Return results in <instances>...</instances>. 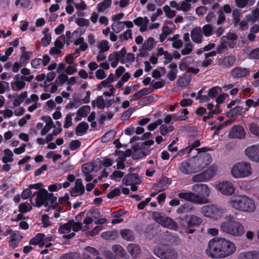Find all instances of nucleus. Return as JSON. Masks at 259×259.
I'll list each match as a JSON object with an SVG mask.
<instances>
[{"label": "nucleus", "instance_id": "f257e3e1", "mask_svg": "<svg viewBox=\"0 0 259 259\" xmlns=\"http://www.w3.org/2000/svg\"><path fill=\"white\" fill-rule=\"evenodd\" d=\"M198 153L204 152L198 157H194L182 161L179 163L178 170L180 173L189 175L201 171L211 162L210 154L205 153L207 148L196 149Z\"/></svg>", "mask_w": 259, "mask_h": 259}, {"label": "nucleus", "instance_id": "f03ea898", "mask_svg": "<svg viewBox=\"0 0 259 259\" xmlns=\"http://www.w3.org/2000/svg\"><path fill=\"white\" fill-rule=\"evenodd\" d=\"M235 244L225 238H214L208 243L206 254L212 258H225L233 254L236 251Z\"/></svg>", "mask_w": 259, "mask_h": 259}, {"label": "nucleus", "instance_id": "7ed1b4c3", "mask_svg": "<svg viewBox=\"0 0 259 259\" xmlns=\"http://www.w3.org/2000/svg\"><path fill=\"white\" fill-rule=\"evenodd\" d=\"M228 202L232 208L242 211L253 212L255 209L253 200L245 195L233 196Z\"/></svg>", "mask_w": 259, "mask_h": 259}, {"label": "nucleus", "instance_id": "20e7f679", "mask_svg": "<svg viewBox=\"0 0 259 259\" xmlns=\"http://www.w3.org/2000/svg\"><path fill=\"white\" fill-rule=\"evenodd\" d=\"M225 220L226 221L221 224V229L222 231L235 236H241L244 233L243 226L239 222L235 221L233 215H227Z\"/></svg>", "mask_w": 259, "mask_h": 259}, {"label": "nucleus", "instance_id": "39448f33", "mask_svg": "<svg viewBox=\"0 0 259 259\" xmlns=\"http://www.w3.org/2000/svg\"><path fill=\"white\" fill-rule=\"evenodd\" d=\"M35 193H37L36 205L37 207L42 205L47 206L49 203L53 204V209L56 208L58 206V204L56 202L57 197L54 196L53 193H48L45 189H41Z\"/></svg>", "mask_w": 259, "mask_h": 259}, {"label": "nucleus", "instance_id": "423d86ee", "mask_svg": "<svg viewBox=\"0 0 259 259\" xmlns=\"http://www.w3.org/2000/svg\"><path fill=\"white\" fill-rule=\"evenodd\" d=\"M231 172L236 178L247 177L251 174L250 164L245 162H238L232 167Z\"/></svg>", "mask_w": 259, "mask_h": 259}, {"label": "nucleus", "instance_id": "0eeeda50", "mask_svg": "<svg viewBox=\"0 0 259 259\" xmlns=\"http://www.w3.org/2000/svg\"><path fill=\"white\" fill-rule=\"evenodd\" d=\"M154 253L161 259H177V252L166 245L156 246L154 249Z\"/></svg>", "mask_w": 259, "mask_h": 259}, {"label": "nucleus", "instance_id": "6e6552de", "mask_svg": "<svg viewBox=\"0 0 259 259\" xmlns=\"http://www.w3.org/2000/svg\"><path fill=\"white\" fill-rule=\"evenodd\" d=\"M152 217L157 223L164 227L175 230L178 229V224L174 220L164 215H162L160 212H153Z\"/></svg>", "mask_w": 259, "mask_h": 259}, {"label": "nucleus", "instance_id": "1a4fd4ad", "mask_svg": "<svg viewBox=\"0 0 259 259\" xmlns=\"http://www.w3.org/2000/svg\"><path fill=\"white\" fill-rule=\"evenodd\" d=\"M200 211L205 217L214 219L220 218L223 213V209L214 205L203 206Z\"/></svg>", "mask_w": 259, "mask_h": 259}, {"label": "nucleus", "instance_id": "9d476101", "mask_svg": "<svg viewBox=\"0 0 259 259\" xmlns=\"http://www.w3.org/2000/svg\"><path fill=\"white\" fill-rule=\"evenodd\" d=\"M192 190L197 193L196 195L199 196L203 199V202L202 204L207 202V198L208 197L210 194V190L206 184H196L192 186Z\"/></svg>", "mask_w": 259, "mask_h": 259}, {"label": "nucleus", "instance_id": "9b49d317", "mask_svg": "<svg viewBox=\"0 0 259 259\" xmlns=\"http://www.w3.org/2000/svg\"><path fill=\"white\" fill-rule=\"evenodd\" d=\"M154 141L152 140H148L143 143L140 146L137 145L133 147L134 153L132 155V157L134 159H138L146 156L148 153V150L144 149V146L148 147L153 145Z\"/></svg>", "mask_w": 259, "mask_h": 259}, {"label": "nucleus", "instance_id": "f8f14e48", "mask_svg": "<svg viewBox=\"0 0 259 259\" xmlns=\"http://www.w3.org/2000/svg\"><path fill=\"white\" fill-rule=\"evenodd\" d=\"M217 187L221 193L226 195H232L235 190L233 185L229 181H223L220 183Z\"/></svg>", "mask_w": 259, "mask_h": 259}, {"label": "nucleus", "instance_id": "ddd939ff", "mask_svg": "<svg viewBox=\"0 0 259 259\" xmlns=\"http://www.w3.org/2000/svg\"><path fill=\"white\" fill-rule=\"evenodd\" d=\"M178 196L182 199L189 201L193 203L202 204L203 202V199L199 196L196 195V193L193 192H182L178 194Z\"/></svg>", "mask_w": 259, "mask_h": 259}, {"label": "nucleus", "instance_id": "4468645a", "mask_svg": "<svg viewBox=\"0 0 259 259\" xmlns=\"http://www.w3.org/2000/svg\"><path fill=\"white\" fill-rule=\"evenodd\" d=\"M246 155L253 161L258 162L259 161V144L252 145L248 147L245 150Z\"/></svg>", "mask_w": 259, "mask_h": 259}, {"label": "nucleus", "instance_id": "2eb2a0df", "mask_svg": "<svg viewBox=\"0 0 259 259\" xmlns=\"http://www.w3.org/2000/svg\"><path fill=\"white\" fill-rule=\"evenodd\" d=\"M229 136L232 138L242 139L245 138V133L242 126L234 125L230 130Z\"/></svg>", "mask_w": 259, "mask_h": 259}, {"label": "nucleus", "instance_id": "dca6fc26", "mask_svg": "<svg viewBox=\"0 0 259 259\" xmlns=\"http://www.w3.org/2000/svg\"><path fill=\"white\" fill-rule=\"evenodd\" d=\"M250 71L248 69L237 67L232 69L230 72L231 76L235 78H239L249 75Z\"/></svg>", "mask_w": 259, "mask_h": 259}, {"label": "nucleus", "instance_id": "f3484780", "mask_svg": "<svg viewBox=\"0 0 259 259\" xmlns=\"http://www.w3.org/2000/svg\"><path fill=\"white\" fill-rule=\"evenodd\" d=\"M141 180L137 174H131L125 176L122 179V183L126 186L132 184H140Z\"/></svg>", "mask_w": 259, "mask_h": 259}, {"label": "nucleus", "instance_id": "a211bd4d", "mask_svg": "<svg viewBox=\"0 0 259 259\" xmlns=\"http://www.w3.org/2000/svg\"><path fill=\"white\" fill-rule=\"evenodd\" d=\"M191 36L193 41L196 43H201L203 38L202 29L200 27H196L191 30Z\"/></svg>", "mask_w": 259, "mask_h": 259}, {"label": "nucleus", "instance_id": "6ab92c4d", "mask_svg": "<svg viewBox=\"0 0 259 259\" xmlns=\"http://www.w3.org/2000/svg\"><path fill=\"white\" fill-rule=\"evenodd\" d=\"M128 252L134 258L140 257L141 253L140 247L136 244H130L127 246Z\"/></svg>", "mask_w": 259, "mask_h": 259}, {"label": "nucleus", "instance_id": "aec40b11", "mask_svg": "<svg viewBox=\"0 0 259 259\" xmlns=\"http://www.w3.org/2000/svg\"><path fill=\"white\" fill-rule=\"evenodd\" d=\"M237 259H259V252L257 251L242 252L238 255Z\"/></svg>", "mask_w": 259, "mask_h": 259}, {"label": "nucleus", "instance_id": "412c9836", "mask_svg": "<svg viewBox=\"0 0 259 259\" xmlns=\"http://www.w3.org/2000/svg\"><path fill=\"white\" fill-rule=\"evenodd\" d=\"M84 192V186L82 183V180L81 179H77L75 181V184L74 187L71 191L70 193L72 196H75L74 193H79L80 195H82Z\"/></svg>", "mask_w": 259, "mask_h": 259}, {"label": "nucleus", "instance_id": "4be33fe9", "mask_svg": "<svg viewBox=\"0 0 259 259\" xmlns=\"http://www.w3.org/2000/svg\"><path fill=\"white\" fill-rule=\"evenodd\" d=\"M45 237L44 234L39 233L37 234L34 237L32 238L29 241V244L33 245H38L39 247H42L44 246L42 240Z\"/></svg>", "mask_w": 259, "mask_h": 259}, {"label": "nucleus", "instance_id": "5701e85b", "mask_svg": "<svg viewBox=\"0 0 259 259\" xmlns=\"http://www.w3.org/2000/svg\"><path fill=\"white\" fill-rule=\"evenodd\" d=\"M236 61V57L234 56H228L220 60V63L227 67L233 66Z\"/></svg>", "mask_w": 259, "mask_h": 259}, {"label": "nucleus", "instance_id": "b1692460", "mask_svg": "<svg viewBox=\"0 0 259 259\" xmlns=\"http://www.w3.org/2000/svg\"><path fill=\"white\" fill-rule=\"evenodd\" d=\"M201 223V219L194 215H191L189 220L187 222V226L189 227H193L195 226H199Z\"/></svg>", "mask_w": 259, "mask_h": 259}, {"label": "nucleus", "instance_id": "393cba45", "mask_svg": "<svg viewBox=\"0 0 259 259\" xmlns=\"http://www.w3.org/2000/svg\"><path fill=\"white\" fill-rule=\"evenodd\" d=\"M168 68H169V71L167 74V77L170 80H174L176 78L177 74V65L175 63H171L168 66Z\"/></svg>", "mask_w": 259, "mask_h": 259}, {"label": "nucleus", "instance_id": "a878e982", "mask_svg": "<svg viewBox=\"0 0 259 259\" xmlns=\"http://www.w3.org/2000/svg\"><path fill=\"white\" fill-rule=\"evenodd\" d=\"M217 170V166L213 164L211 165L208 169L203 171L208 181L213 177L214 175H215Z\"/></svg>", "mask_w": 259, "mask_h": 259}, {"label": "nucleus", "instance_id": "bb28decb", "mask_svg": "<svg viewBox=\"0 0 259 259\" xmlns=\"http://www.w3.org/2000/svg\"><path fill=\"white\" fill-rule=\"evenodd\" d=\"M194 209V207H192L189 204L185 203L184 204L180 205L177 211L178 213L182 214L193 211Z\"/></svg>", "mask_w": 259, "mask_h": 259}, {"label": "nucleus", "instance_id": "cd10ccee", "mask_svg": "<svg viewBox=\"0 0 259 259\" xmlns=\"http://www.w3.org/2000/svg\"><path fill=\"white\" fill-rule=\"evenodd\" d=\"M243 108L241 106H236L227 112L226 116L228 117H232L241 114L243 112Z\"/></svg>", "mask_w": 259, "mask_h": 259}, {"label": "nucleus", "instance_id": "c85d7f7f", "mask_svg": "<svg viewBox=\"0 0 259 259\" xmlns=\"http://www.w3.org/2000/svg\"><path fill=\"white\" fill-rule=\"evenodd\" d=\"M112 3V0H104L98 4L97 9L98 12H103L105 10L110 7Z\"/></svg>", "mask_w": 259, "mask_h": 259}, {"label": "nucleus", "instance_id": "c756f323", "mask_svg": "<svg viewBox=\"0 0 259 259\" xmlns=\"http://www.w3.org/2000/svg\"><path fill=\"white\" fill-rule=\"evenodd\" d=\"M73 223V220H69L67 223L61 225L58 229V231L61 234H65L68 231H70L71 228V223Z\"/></svg>", "mask_w": 259, "mask_h": 259}, {"label": "nucleus", "instance_id": "7c9ffc66", "mask_svg": "<svg viewBox=\"0 0 259 259\" xmlns=\"http://www.w3.org/2000/svg\"><path fill=\"white\" fill-rule=\"evenodd\" d=\"M96 104L99 109H103L106 106V104L102 96H98L95 100L92 101V105L93 108H95Z\"/></svg>", "mask_w": 259, "mask_h": 259}, {"label": "nucleus", "instance_id": "2f4dec72", "mask_svg": "<svg viewBox=\"0 0 259 259\" xmlns=\"http://www.w3.org/2000/svg\"><path fill=\"white\" fill-rule=\"evenodd\" d=\"M120 234L124 239L128 241H133L135 238L133 232L129 229L121 230Z\"/></svg>", "mask_w": 259, "mask_h": 259}, {"label": "nucleus", "instance_id": "473e14b6", "mask_svg": "<svg viewBox=\"0 0 259 259\" xmlns=\"http://www.w3.org/2000/svg\"><path fill=\"white\" fill-rule=\"evenodd\" d=\"M4 156L2 158V161L7 163L8 162H11L13 161V152L9 149H6L4 151Z\"/></svg>", "mask_w": 259, "mask_h": 259}, {"label": "nucleus", "instance_id": "72a5a7b5", "mask_svg": "<svg viewBox=\"0 0 259 259\" xmlns=\"http://www.w3.org/2000/svg\"><path fill=\"white\" fill-rule=\"evenodd\" d=\"M90 111V107L89 106H83L80 107L76 112L77 117H79L77 120H80V118L82 117L87 116Z\"/></svg>", "mask_w": 259, "mask_h": 259}, {"label": "nucleus", "instance_id": "f704fd0d", "mask_svg": "<svg viewBox=\"0 0 259 259\" xmlns=\"http://www.w3.org/2000/svg\"><path fill=\"white\" fill-rule=\"evenodd\" d=\"M11 238L9 241L10 246L13 248H15L18 246L22 237L20 235L14 234L11 237Z\"/></svg>", "mask_w": 259, "mask_h": 259}, {"label": "nucleus", "instance_id": "c9c22d12", "mask_svg": "<svg viewBox=\"0 0 259 259\" xmlns=\"http://www.w3.org/2000/svg\"><path fill=\"white\" fill-rule=\"evenodd\" d=\"M191 181L193 183H199L206 182L208 180L204 171H202L200 173L194 175L191 179Z\"/></svg>", "mask_w": 259, "mask_h": 259}, {"label": "nucleus", "instance_id": "e433bc0d", "mask_svg": "<svg viewBox=\"0 0 259 259\" xmlns=\"http://www.w3.org/2000/svg\"><path fill=\"white\" fill-rule=\"evenodd\" d=\"M222 92V89L218 87H214L209 89L207 96L208 98H214Z\"/></svg>", "mask_w": 259, "mask_h": 259}, {"label": "nucleus", "instance_id": "4c0bfd02", "mask_svg": "<svg viewBox=\"0 0 259 259\" xmlns=\"http://www.w3.org/2000/svg\"><path fill=\"white\" fill-rule=\"evenodd\" d=\"M116 132L115 131H110L106 133L101 139V141L103 143H107L111 141L115 137Z\"/></svg>", "mask_w": 259, "mask_h": 259}, {"label": "nucleus", "instance_id": "58836bf2", "mask_svg": "<svg viewBox=\"0 0 259 259\" xmlns=\"http://www.w3.org/2000/svg\"><path fill=\"white\" fill-rule=\"evenodd\" d=\"M97 47L99 49L100 52L104 53L107 52L110 49L109 42L107 40H102L98 44Z\"/></svg>", "mask_w": 259, "mask_h": 259}, {"label": "nucleus", "instance_id": "ea45409f", "mask_svg": "<svg viewBox=\"0 0 259 259\" xmlns=\"http://www.w3.org/2000/svg\"><path fill=\"white\" fill-rule=\"evenodd\" d=\"M27 96V92L24 91L22 92L14 100L13 105L15 107L18 106L23 102Z\"/></svg>", "mask_w": 259, "mask_h": 259}, {"label": "nucleus", "instance_id": "a19ab883", "mask_svg": "<svg viewBox=\"0 0 259 259\" xmlns=\"http://www.w3.org/2000/svg\"><path fill=\"white\" fill-rule=\"evenodd\" d=\"M88 128L89 125L87 122H81L76 126L75 131L76 133H85Z\"/></svg>", "mask_w": 259, "mask_h": 259}, {"label": "nucleus", "instance_id": "79ce46f5", "mask_svg": "<svg viewBox=\"0 0 259 259\" xmlns=\"http://www.w3.org/2000/svg\"><path fill=\"white\" fill-rule=\"evenodd\" d=\"M25 82L23 80L12 82L11 83L12 89L16 91H18L25 87Z\"/></svg>", "mask_w": 259, "mask_h": 259}, {"label": "nucleus", "instance_id": "37998d69", "mask_svg": "<svg viewBox=\"0 0 259 259\" xmlns=\"http://www.w3.org/2000/svg\"><path fill=\"white\" fill-rule=\"evenodd\" d=\"M201 29L202 33L205 36L208 37L211 36L212 34L213 28L211 24H207L204 25Z\"/></svg>", "mask_w": 259, "mask_h": 259}, {"label": "nucleus", "instance_id": "c03bdc74", "mask_svg": "<svg viewBox=\"0 0 259 259\" xmlns=\"http://www.w3.org/2000/svg\"><path fill=\"white\" fill-rule=\"evenodd\" d=\"M112 251L117 255L123 257L126 253L124 249L119 245H114L112 246Z\"/></svg>", "mask_w": 259, "mask_h": 259}, {"label": "nucleus", "instance_id": "a18cd8bd", "mask_svg": "<svg viewBox=\"0 0 259 259\" xmlns=\"http://www.w3.org/2000/svg\"><path fill=\"white\" fill-rule=\"evenodd\" d=\"M217 24L218 25L224 24L226 21V18L223 10H219L218 12Z\"/></svg>", "mask_w": 259, "mask_h": 259}, {"label": "nucleus", "instance_id": "49530a36", "mask_svg": "<svg viewBox=\"0 0 259 259\" xmlns=\"http://www.w3.org/2000/svg\"><path fill=\"white\" fill-rule=\"evenodd\" d=\"M149 21V19L147 17H139L134 20V23L138 26H140L145 24H148Z\"/></svg>", "mask_w": 259, "mask_h": 259}, {"label": "nucleus", "instance_id": "de8ad7c7", "mask_svg": "<svg viewBox=\"0 0 259 259\" xmlns=\"http://www.w3.org/2000/svg\"><path fill=\"white\" fill-rule=\"evenodd\" d=\"M118 56L115 54V52L109 55L108 56V60L111 61V66L113 68H115L118 62L119 61L118 59Z\"/></svg>", "mask_w": 259, "mask_h": 259}, {"label": "nucleus", "instance_id": "09e8293b", "mask_svg": "<svg viewBox=\"0 0 259 259\" xmlns=\"http://www.w3.org/2000/svg\"><path fill=\"white\" fill-rule=\"evenodd\" d=\"M163 11L165 14L166 17L168 18H172L176 15V12L172 10L170 8V6L165 5L163 8Z\"/></svg>", "mask_w": 259, "mask_h": 259}, {"label": "nucleus", "instance_id": "8fccbe9b", "mask_svg": "<svg viewBox=\"0 0 259 259\" xmlns=\"http://www.w3.org/2000/svg\"><path fill=\"white\" fill-rule=\"evenodd\" d=\"M123 22L118 21L117 23H114L111 25L112 29L115 33H119L124 28Z\"/></svg>", "mask_w": 259, "mask_h": 259}, {"label": "nucleus", "instance_id": "3c124183", "mask_svg": "<svg viewBox=\"0 0 259 259\" xmlns=\"http://www.w3.org/2000/svg\"><path fill=\"white\" fill-rule=\"evenodd\" d=\"M94 168L93 163H87L82 165L81 169L83 173H91L93 171Z\"/></svg>", "mask_w": 259, "mask_h": 259}, {"label": "nucleus", "instance_id": "603ef678", "mask_svg": "<svg viewBox=\"0 0 259 259\" xmlns=\"http://www.w3.org/2000/svg\"><path fill=\"white\" fill-rule=\"evenodd\" d=\"M154 39L152 37H149L144 42L143 46L146 50L151 51L154 47Z\"/></svg>", "mask_w": 259, "mask_h": 259}, {"label": "nucleus", "instance_id": "864d4df0", "mask_svg": "<svg viewBox=\"0 0 259 259\" xmlns=\"http://www.w3.org/2000/svg\"><path fill=\"white\" fill-rule=\"evenodd\" d=\"M193 49V45L192 43L188 42L185 44V47L181 51L182 55H188L191 53Z\"/></svg>", "mask_w": 259, "mask_h": 259}, {"label": "nucleus", "instance_id": "5fc2aeb1", "mask_svg": "<svg viewBox=\"0 0 259 259\" xmlns=\"http://www.w3.org/2000/svg\"><path fill=\"white\" fill-rule=\"evenodd\" d=\"M160 125V132L163 136L166 135L169 132H172L174 130L173 126L167 127V126L164 124H161Z\"/></svg>", "mask_w": 259, "mask_h": 259}, {"label": "nucleus", "instance_id": "6e6d98bb", "mask_svg": "<svg viewBox=\"0 0 259 259\" xmlns=\"http://www.w3.org/2000/svg\"><path fill=\"white\" fill-rule=\"evenodd\" d=\"M232 17L234 26H237L240 22V13L237 9L234 10L232 12Z\"/></svg>", "mask_w": 259, "mask_h": 259}, {"label": "nucleus", "instance_id": "4d7b16f0", "mask_svg": "<svg viewBox=\"0 0 259 259\" xmlns=\"http://www.w3.org/2000/svg\"><path fill=\"white\" fill-rule=\"evenodd\" d=\"M34 78L33 75H31L28 76H21L20 74H17L15 76V81L23 80L24 81H31Z\"/></svg>", "mask_w": 259, "mask_h": 259}, {"label": "nucleus", "instance_id": "13d9d810", "mask_svg": "<svg viewBox=\"0 0 259 259\" xmlns=\"http://www.w3.org/2000/svg\"><path fill=\"white\" fill-rule=\"evenodd\" d=\"M135 60V55L133 53L126 54L124 58L121 60V63L124 64L127 62H133Z\"/></svg>", "mask_w": 259, "mask_h": 259}, {"label": "nucleus", "instance_id": "bf43d9fd", "mask_svg": "<svg viewBox=\"0 0 259 259\" xmlns=\"http://www.w3.org/2000/svg\"><path fill=\"white\" fill-rule=\"evenodd\" d=\"M75 22L80 27L88 26L90 25L89 20L82 18H78L75 19Z\"/></svg>", "mask_w": 259, "mask_h": 259}, {"label": "nucleus", "instance_id": "052dcab7", "mask_svg": "<svg viewBox=\"0 0 259 259\" xmlns=\"http://www.w3.org/2000/svg\"><path fill=\"white\" fill-rule=\"evenodd\" d=\"M180 11L181 10L183 12H187L192 8L191 4L188 2L182 1L180 3Z\"/></svg>", "mask_w": 259, "mask_h": 259}, {"label": "nucleus", "instance_id": "680f3d73", "mask_svg": "<svg viewBox=\"0 0 259 259\" xmlns=\"http://www.w3.org/2000/svg\"><path fill=\"white\" fill-rule=\"evenodd\" d=\"M125 160V157L124 156L119 157L116 160L117 162V168L119 169H123L125 168V164L124 161Z\"/></svg>", "mask_w": 259, "mask_h": 259}, {"label": "nucleus", "instance_id": "e2e57ef3", "mask_svg": "<svg viewBox=\"0 0 259 259\" xmlns=\"http://www.w3.org/2000/svg\"><path fill=\"white\" fill-rule=\"evenodd\" d=\"M119 38L122 40V38L124 40H128V39L132 38V32L131 29H127L123 32V34H121L119 36Z\"/></svg>", "mask_w": 259, "mask_h": 259}, {"label": "nucleus", "instance_id": "0e129e2a", "mask_svg": "<svg viewBox=\"0 0 259 259\" xmlns=\"http://www.w3.org/2000/svg\"><path fill=\"white\" fill-rule=\"evenodd\" d=\"M221 41H223V42L226 43L227 45V48H233L236 45L235 41H233V40L229 39V38L226 36H223L221 39Z\"/></svg>", "mask_w": 259, "mask_h": 259}, {"label": "nucleus", "instance_id": "69168bd1", "mask_svg": "<svg viewBox=\"0 0 259 259\" xmlns=\"http://www.w3.org/2000/svg\"><path fill=\"white\" fill-rule=\"evenodd\" d=\"M162 122L163 121L162 119H158L154 122L149 124L147 126V128L150 131H152L154 130L155 128H156L158 125H161Z\"/></svg>", "mask_w": 259, "mask_h": 259}, {"label": "nucleus", "instance_id": "338daca9", "mask_svg": "<svg viewBox=\"0 0 259 259\" xmlns=\"http://www.w3.org/2000/svg\"><path fill=\"white\" fill-rule=\"evenodd\" d=\"M101 237L105 240H112L115 237V234L113 232L107 231L103 233Z\"/></svg>", "mask_w": 259, "mask_h": 259}, {"label": "nucleus", "instance_id": "774afa93", "mask_svg": "<svg viewBox=\"0 0 259 259\" xmlns=\"http://www.w3.org/2000/svg\"><path fill=\"white\" fill-rule=\"evenodd\" d=\"M249 130L252 134L259 137V127L256 124L254 123H251L250 124Z\"/></svg>", "mask_w": 259, "mask_h": 259}]
</instances>
